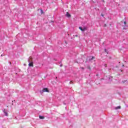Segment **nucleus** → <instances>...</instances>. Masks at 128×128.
Listing matches in <instances>:
<instances>
[{
	"mask_svg": "<svg viewBox=\"0 0 128 128\" xmlns=\"http://www.w3.org/2000/svg\"><path fill=\"white\" fill-rule=\"evenodd\" d=\"M94 56H92L91 60H94Z\"/></svg>",
	"mask_w": 128,
	"mask_h": 128,
	"instance_id": "obj_9",
	"label": "nucleus"
},
{
	"mask_svg": "<svg viewBox=\"0 0 128 128\" xmlns=\"http://www.w3.org/2000/svg\"><path fill=\"white\" fill-rule=\"evenodd\" d=\"M39 118H40V120H44V117L43 116H39Z\"/></svg>",
	"mask_w": 128,
	"mask_h": 128,
	"instance_id": "obj_7",
	"label": "nucleus"
},
{
	"mask_svg": "<svg viewBox=\"0 0 128 128\" xmlns=\"http://www.w3.org/2000/svg\"><path fill=\"white\" fill-rule=\"evenodd\" d=\"M105 66H106V64L105 65Z\"/></svg>",
	"mask_w": 128,
	"mask_h": 128,
	"instance_id": "obj_15",
	"label": "nucleus"
},
{
	"mask_svg": "<svg viewBox=\"0 0 128 128\" xmlns=\"http://www.w3.org/2000/svg\"><path fill=\"white\" fill-rule=\"evenodd\" d=\"M101 16H104V14H102Z\"/></svg>",
	"mask_w": 128,
	"mask_h": 128,
	"instance_id": "obj_12",
	"label": "nucleus"
},
{
	"mask_svg": "<svg viewBox=\"0 0 128 128\" xmlns=\"http://www.w3.org/2000/svg\"><path fill=\"white\" fill-rule=\"evenodd\" d=\"M43 92H50V90H48V88H44L42 90Z\"/></svg>",
	"mask_w": 128,
	"mask_h": 128,
	"instance_id": "obj_1",
	"label": "nucleus"
},
{
	"mask_svg": "<svg viewBox=\"0 0 128 128\" xmlns=\"http://www.w3.org/2000/svg\"><path fill=\"white\" fill-rule=\"evenodd\" d=\"M124 25L126 26V22H124Z\"/></svg>",
	"mask_w": 128,
	"mask_h": 128,
	"instance_id": "obj_10",
	"label": "nucleus"
},
{
	"mask_svg": "<svg viewBox=\"0 0 128 128\" xmlns=\"http://www.w3.org/2000/svg\"><path fill=\"white\" fill-rule=\"evenodd\" d=\"M124 30H126V28H124Z\"/></svg>",
	"mask_w": 128,
	"mask_h": 128,
	"instance_id": "obj_16",
	"label": "nucleus"
},
{
	"mask_svg": "<svg viewBox=\"0 0 128 128\" xmlns=\"http://www.w3.org/2000/svg\"><path fill=\"white\" fill-rule=\"evenodd\" d=\"M72 81L70 82V84H72Z\"/></svg>",
	"mask_w": 128,
	"mask_h": 128,
	"instance_id": "obj_13",
	"label": "nucleus"
},
{
	"mask_svg": "<svg viewBox=\"0 0 128 128\" xmlns=\"http://www.w3.org/2000/svg\"><path fill=\"white\" fill-rule=\"evenodd\" d=\"M66 16L68 18H70V13H68V12H66Z\"/></svg>",
	"mask_w": 128,
	"mask_h": 128,
	"instance_id": "obj_3",
	"label": "nucleus"
},
{
	"mask_svg": "<svg viewBox=\"0 0 128 128\" xmlns=\"http://www.w3.org/2000/svg\"><path fill=\"white\" fill-rule=\"evenodd\" d=\"M28 66H34V64H32V62H29Z\"/></svg>",
	"mask_w": 128,
	"mask_h": 128,
	"instance_id": "obj_5",
	"label": "nucleus"
},
{
	"mask_svg": "<svg viewBox=\"0 0 128 128\" xmlns=\"http://www.w3.org/2000/svg\"><path fill=\"white\" fill-rule=\"evenodd\" d=\"M41 12L42 14V10H41Z\"/></svg>",
	"mask_w": 128,
	"mask_h": 128,
	"instance_id": "obj_11",
	"label": "nucleus"
},
{
	"mask_svg": "<svg viewBox=\"0 0 128 128\" xmlns=\"http://www.w3.org/2000/svg\"><path fill=\"white\" fill-rule=\"evenodd\" d=\"M3 112L4 114L6 116H8V110H7L4 109L3 110Z\"/></svg>",
	"mask_w": 128,
	"mask_h": 128,
	"instance_id": "obj_2",
	"label": "nucleus"
},
{
	"mask_svg": "<svg viewBox=\"0 0 128 128\" xmlns=\"http://www.w3.org/2000/svg\"><path fill=\"white\" fill-rule=\"evenodd\" d=\"M105 52H106V49H105Z\"/></svg>",
	"mask_w": 128,
	"mask_h": 128,
	"instance_id": "obj_14",
	"label": "nucleus"
},
{
	"mask_svg": "<svg viewBox=\"0 0 128 128\" xmlns=\"http://www.w3.org/2000/svg\"><path fill=\"white\" fill-rule=\"evenodd\" d=\"M60 66H62V65H60Z\"/></svg>",
	"mask_w": 128,
	"mask_h": 128,
	"instance_id": "obj_17",
	"label": "nucleus"
},
{
	"mask_svg": "<svg viewBox=\"0 0 128 128\" xmlns=\"http://www.w3.org/2000/svg\"><path fill=\"white\" fill-rule=\"evenodd\" d=\"M120 106H118L115 108V110H120Z\"/></svg>",
	"mask_w": 128,
	"mask_h": 128,
	"instance_id": "obj_6",
	"label": "nucleus"
},
{
	"mask_svg": "<svg viewBox=\"0 0 128 128\" xmlns=\"http://www.w3.org/2000/svg\"><path fill=\"white\" fill-rule=\"evenodd\" d=\"M88 30V28L86 27H84V28H82V32H84V30Z\"/></svg>",
	"mask_w": 128,
	"mask_h": 128,
	"instance_id": "obj_4",
	"label": "nucleus"
},
{
	"mask_svg": "<svg viewBox=\"0 0 128 128\" xmlns=\"http://www.w3.org/2000/svg\"><path fill=\"white\" fill-rule=\"evenodd\" d=\"M79 29L82 32V27H79Z\"/></svg>",
	"mask_w": 128,
	"mask_h": 128,
	"instance_id": "obj_8",
	"label": "nucleus"
}]
</instances>
